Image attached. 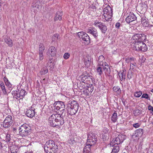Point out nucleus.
I'll list each match as a JSON object with an SVG mask.
<instances>
[{
    "instance_id": "obj_31",
    "label": "nucleus",
    "mask_w": 153,
    "mask_h": 153,
    "mask_svg": "<svg viewBox=\"0 0 153 153\" xmlns=\"http://www.w3.org/2000/svg\"><path fill=\"white\" fill-rule=\"evenodd\" d=\"M102 66H98L97 65V71L99 74L101 75L102 74Z\"/></svg>"
},
{
    "instance_id": "obj_23",
    "label": "nucleus",
    "mask_w": 153,
    "mask_h": 153,
    "mask_svg": "<svg viewBox=\"0 0 153 153\" xmlns=\"http://www.w3.org/2000/svg\"><path fill=\"white\" fill-rule=\"evenodd\" d=\"M118 137L117 136L110 143L111 146H113L115 144L118 145L120 143V142H119Z\"/></svg>"
},
{
    "instance_id": "obj_49",
    "label": "nucleus",
    "mask_w": 153,
    "mask_h": 153,
    "mask_svg": "<svg viewBox=\"0 0 153 153\" xmlns=\"http://www.w3.org/2000/svg\"><path fill=\"white\" fill-rule=\"evenodd\" d=\"M70 56V54L68 53H65L63 56V57L64 59H67L69 58Z\"/></svg>"
},
{
    "instance_id": "obj_28",
    "label": "nucleus",
    "mask_w": 153,
    "mask_h": 153,
    "mask_svg": "<svg viewBox=\"0 0 153 153\" xmlns=\"http://www.w3.org/2000/svg\"><path fill=\"white\" fill-rule=\"evenodd\" d=\"M91 146L87 145L84 149L83 153H91Z\"/></svg>"
},
{
    "instance_id": "obj_48",
    "label": "nucleus",
    "mask_w": 153,
    "mask_h": 153,
    "mask_svg": "<svg viewBox=\"0 0 153 153\" xmlns=\"http://www.w3.org/2000/svg\"><path fill=\"white\" fill-rule=\"evenodd\" d=\"M87 80H88V81H90V80H91V81L92 82V83L93 81V79L92 76L91 75H89L88 74V75H87Z\"/></svg>"
},
{
    "instance_id": "obj_55",
    "label": "nucleus",
    "mask_w": 153,
    "mask_h": 153,
    "mask_svg": "<svg viewBox=\"0 0 153 153\" xmlns=\"http://www.w3.org/2000/svg\"><path fill=\"white\" fill-rule=\"evenodd\" d=\"M66 111L65 110V111L62 112L61 113V115L59 114L63 118V117H65L66 115Z\"/></svg>"
},
{
    "instance_id": "obj_41",
    "label": "nucleus",
    "mask_w": 153,
    "mask_h": 153,
    "mask_svg": "<svg viewBox=\"0 0 153 153\" xmlns=\"http://www.w3.org/2000/svg\"><path fill=\"white\" fill-rule=\"evenodd\" d=\"M85 83H83L82 82L81 83L80 82L79 84H78L79 88L80 89H82V88H85Z\"/></svg>"
},
{
    "instance_id": "obj_37",
    "label": "nucleus",
    "mask_w": 153,
    "mask_h": 153,
    "mask_svg": "<svg viewBox=\"0 0 153 153\" xmlns=\"http://www.w3.org/2000/svg\"><path fill=\"white\" fill-rule=\"evenodd\" d=\"M113 90L118 93H121V90L120 88L118 86H114L113 88Z\"/></svg>"
},
{
    "instance_id": "obj_33",
    "label": "nucleus",
    "mask_w": 153,
    "mask_h": 153,
    "mask_svg": "<svg viewBox=\"0 0 153 153\" xmlns=\"http://www.w3.org/2000/svg\"><path fill=\"white\" fill-rule=\"evenodd\" d=\"M47 66L49 67L50 68V69L52 70L54 68V63L53 62H52V61H50L49 60V61L48 62L47 64Z\"/></svg>"
},
{
    "instance_id": "obj_9",
    "label": "nucleus",
    "mask_w": 153,
    "mask_h": 153,
    "mask_svg": "<svg viewBox=\"0 0 153 153\" xmlns=\"http://www.w3.org/2000/svg\"><path fill=\"white\" fill-rule=\"evenodd\" d=\"M14 93V96H16L17 98L22 97V99L24 97L26 94H27V92L24 89H22L20 90L12 92V94Z\"/></svg>"
},
{
    "instance_id": "obj_26",
    "label": "nucleus",
    "mask_w": 153,
    "mask_h": 153,
    "mask_svg": "<svg viewBox=\"0 0 153 153\" xmlns=\"http://www.w3.org/2000/svg\"><path fill=\"white\" fill-rule=\"evenodd\" d=\"M62 13L60 11L58 12L56 14L54 18V20L55 21L58 20L59 19V20H60L62 19Z\"/></svg>"
},
{
    "instance_id": "obj_6",
    "label": "nucleus",
    "mask_w": 153,
    "mask_h": 153,
    "mask_svg": "<svg viewBox=\"0 0 153 153\" xmlns=\"http://www.w3.org/2000/svg\"><path fill=\"white\" fill-rule=\"evenodd\" d=\"M97 140L96 135L95 133H91L89 134L87 140V144L90 146L94 145Z\"/></svg>"
},
{
    "instance_id": "obj_40",
    "label": "nucleus",
    "mask_w": 153,
    "mask_h": 153,
    "mask_svg": "<svg viewBox=\"0 0 153 153\" xmlns=\"http://www.w3.org/2000/svg\"><path fill=\"white\" fill-rule=\"evenodd\" d=\"M147 48L146 45L144 43L143 45L140 48L139 51H141L143 52H145L147 50Z\"/></svg>"
},
{
    "instance_id": "obj_15",
    "label": "nucleus",
    "mask_w": 153,
    "mask_h": 153,
    "mask_svg": "<svg viewBox=\"0 0 153 153\" xmlns=\"http://www.w3.org/2000/svg\"><path fill=\"white\" fill-rule=\"evenodd\" d=\"M143 134V130L141 128H139L136 130L135 131L134 133L132 135L133 138L138 137H141Z\"/></svg>"
},
{
    "instance_id": "obj_1",
    "label": "nucleus",
    "mask_w": 153,
    "mask_h": 153,
    "mask_svg": "<svg viewBox=\"0 0 153 153\" xmlns=\"http://www.w3.org/2000/svg\"><path fill=\"white\" fill-rule=\"evenodd\" d=\"M49 122L51 126L60 128L64 123V120L59 114H53L49 118Z\"/></svg>"
},
{
    "instance_id": "obj_29",
    "label": "nucleus",
    "mask_w": 153,
    "mask_h": 153,
    "mask_svg": "<svg viewBox=\"0 0 153 153\" xmlns=\"http://www.w3.org/2000/svg\"><path fill=\"white\" fill-rule=\"evenodd\" d=\"M104 59V58L102 55H100L99 57L98 61L99 63L98 64V66L103 65V63L102 61Z\"/></svg>"
},
{
    "instance_id": "obj_27",
    "label": "nucleus",
    "mask_w": 153,
    "mask_h": 153,
    "mask_svg": "<svg viewBox=\"0 0 153 153\" xmlns=\"http://www.w3.org/2000/svg\"><path fill=\"white\" fill-rule=\"evenodd\" d=\"M119 75L120 78V76H121V79H120L122 81V80H125L126 79V73H124V71L122 70V71H120L119 73Z\"/></svg>"
},
{
    "instance_id": "obj_64",
    "label": "nucleus",
    "mask_w": 153,
    "mask_h": 153,
    "mask_svg": "<svg viewBox=\"0 0 153 153\" xmlns=\"http://www.w3.org/2000/svg\"><path fill=\"white\" fill-rule=\"evenodd\" d=\"M128 58H129V60L131 61V62H132L133 61H134V58H133V57H132V58H131H131L128 57Z\"/></svg>"
},
{
    "instance_id": "obj_10",
    "label": "nucleus",
    "mask_w": 153,
    "mask_h": 153,
    "mask_svg": "<svg viewBox=\"0 0 153 153\" xmlns=\"http://www.w3.org/2000/svg\"><path fill=\"white\" fill-rule=\"evenodd\" d=\"M87 32L91 34L96 39H97L98 37V33L96 29L94 27H89L88 30Z\"/></svg>"
},
{
    "instance_id": "obj_14",
    "label": "nucleus",
    "mask_w": 153,
    "mask_h": 153,
    "mask_svg": "<svg viewBox=\"0 0 153 153\" xmlns=\"http://www.w3.org/2000/svg\"><path fill=\"white\" fill-rule=\"evenodd\" d=\"M3 79L6 85L8 88V90L9 91V92H10L14 87V86L11 84L7 78L4 77L3 78Z\"/></svg>"
},
{
    "instance_id": "obj_2",
    "label": "nucleus",
    "mask_w": 153,
    "mask_h": 153,
    "mask_svg": "<svg viewBox=\"0 0 153 153\" xmlns=\"http://www.w3.org/2000/svg\"><path fill=\"white\" fill-rule=\"evenodd\" d=\"M132 39L134 40V49L136 51L140 50L141 46L144 43L143 41L146 39V36L144 34H136L132 37Z\"/></svg>"
},
{
    "instance_id": "obj_16",
    "label": "nucleus",
    "mask_w": 153,
    "mask_h": 153,
    "mask_svg": "<svg viewBox=\"0 0 153 153\" xmlns=\"http://www.w3.org/2000/svg\"><path fill=\"white\" fill-rule=\"evenodd\" d=\"M54 106L57 110H59L60 108L65 107L64 102L62 101H57L53 104Z\"/></svg>"
},
{
    "instance_id": "obj_20",
    "label": "nucleus",
    "mask_w": 153,
    "mask_h": 153,
    "mask_svg": "<svg viewBox=\"0 0 153 153\" xmlns=\"http://www.w3.org/2000/svg\"><path fill=\"white\" fill-rule=\"evenodd\" d=\"M53 147L52 148H51L49 150H47L46 152L47 153H57L58 150V146L54 143Z\"/></svg>"
},
{
    "instance_id": "obj_58",
    "label": "nucleus",
    "mask_w": 153,
    "mask_h": 153,
    "mask_svg": "<svg viewBox=\"0 0 153 153\" xmlns=\"http://www.w3.org/2000/svg\"><path fill=\"white\" fill-rule=\"evenodd\" d=\"M142 24L143 26L145 27L148 26L149 25L148 22L147 21L143 22Z\"/></svg>"
},
{
    "instance_id": "obj_53",
    "label": "nucleus",
    "mask_w": 153,
    "mask_h": 153,
    "mask_svg": "<svg viewBox=\"0 0 153 153\" xmlns=\"http://www.w3.org/2000/svg\"><path fill=\"white\" fill-rule=\"evenodd\" d=\"M89 91H88V89H85L83 91V92L84 94H85L87 95H89Z\"/></svg>"
},
{
    "instance_id": "obj_25",
    "label": "nucleus",
    "mask_w": 153,
    "mask_h": 153,
    "mask_svg": "<svg viewBox=\"0 0 153 153\" xmlns=\"http://www.w3.org/2000/svg\"><path fill=\"white\" fill-rule=\"evenodd\" d=\"M84 64L85 66L88 67L90 65L91 63V59L90 57L86 56L84 59Z\"/></svg>"
},
{
    "instance_id": "obj_19",
    "label": "nucleus",
    "mask_w": 153,
    "mask_h": 153,
    "mask_svg": "<svg viewBox=\"0 0 153 153\" xmlns=\"http://www.w3.org/2000/svg\"><path fill=\"white\" fill-rule=\"evenodd\" d=\"M77 141V136L76 135L71 136L70 139L68 140V143L71 145L75 144Z\"/></svg>"
},
{
    "instance_id": "obj_39",
    "label": "nucleus",
    "mask_w": 153,
    "mask_h": 153,
    "mask_svg": "<svg viewBox=\"0 0 153 153\" xmlns=\"http://www.w3.org/2000/svg\"><path fill=\"white\" fill-rule=\"evenodd\" d=\"M133 74H134L132 71L131 70H129L127 74L128 78L129 79H131L133 76Z\"/></svg>"
},
{
    "instance_id": "obj_43",
    "label": "nucleus",
    "mask_w": 153,
    "mask_h": 153,
    "mask_svg": "<svg viewBox=\"0 0 153 153\" xmlns=\"http://www.w3.org/2000/svg\"><path fill=\"white\" fill-rule=\"evenodd\" d=\"M136 66V64L135 62H131L130 64V68L129 70H133L134 67Z\"/></svg>"
},
{
    "instance_id": "obj_18",
    "label": "nucleus",
    "mask_w": 153,
    "mask_h": 153,
    "mask_svg": "<svg viewBox=\"0 0 153 153\" xmlns=\"http://www.w3.org/2000/svg\"><path fill=\"white\" fill-rule=\"evenodd\" d=\"M103 67V70L105 71V74H110L111 71L109 66L106 62L103 63V65H102Z\"/></svg>"
},
{
    "instance_id": "obj_59",
    "label": "nucleus",
    "mask_w": 153,
    "mask_h": 153,
    "mask_svg": "<svg viewBox=\"0 0 153 153\" xmlns=\"http://www.w3.org/2000/svg\"><path fill=\"white\" fill-rule=\"evenodd\" d=\"M65 107H63L60 108L59 110L60 111L61 113L62 112L65 111Z\"/></svg>"
},
{
    "instance_id": "obj_7",
    "label": "nucleus",
    "mask_w": 153,
    "mask_h": 153,
    "mask_svg": "<svg viewBox=\"0 0 153 153\" xmlns=\"http://www.w3.org/2000/svg\"><path fill=\"white\" fill-rule=\"evenodd\" d=\"M103 16L105 19V20H108L111 18L112 13L111 8L109 6H107L103 10Z\"/></svg>"
},
{
    "instance_id": "obj_30",
    "label": "nucleus",
    "mask_w": 153,
    "mask_h": 153,
    "mask_svg": "<svg viewBox=\"0 0 153 153\" xmlns=\"http://www.w3.org/2000/svg\"><path fill=\"white\" fill-rule=\"evenodd\" d=\"M48 69L46 66L44 67L41 69L40 72L41 74H45L48 73Z\"/></svg>"
},
{
    "instance_id": "obj_46",
    "label": "nucleus",
    "mask_w": 153,
    "mask_h": 153,
    "mask_svg": "<svg viewBox=\"0 0 153 153\" xmlns=\"http://www.w3.org/2000/svg\"><path fill=\"white\" fill-rule=\"evenodd\" d=\"M45 49V47L42 44H40L39 45V51H44Z\"/></svg>"
},
{
    "instance_id": "obj_5",
    "label": "nucleus",
    "mask_w": 153,
    "mask_h": 153,
    "mask_svg": "<svg viewBox=\"0 0 153 153\" xmlns=\"http://www.w3.org/2000/svg\"><path fill=\"white\" fill-rule=\"evenodd\" d=\"M56 52L57 50L54 47L51 46L49 48L47 52V55L50 61L52 59V57L56 56Z\"/></svg>"
},
{
    "instance_id": "obj_44",
    "label": "nucleus",
    "mask_w": 153,
    "mask_h": 153,
    "mask_svg": "<svg viewBox=\"0 0 153 153\" xmlns=\"http://www.w3.org/2000/svg\"><path fill=\"white\" fill-rule=\"evenodd\" d=\"M103 24L101 22L97 21L95 22L94 23V25L97 26L99 28L101 27Z\"/></svg>"
},
{
    "instance_id": "obj_57",
    "label": "nucleus",
    "mask_w": 153,
    "mask_h": 153,
    "mask_svg": "<svg viewBox=\"0 0 153 153\" xmlns=\"http://www.w3.org/2000/svg\"><path fill=\"white\" fill-rule=\"evenodd\" d=\"M140 126V125L139 123H136L133 124V126L135 128H136L139 127Z\"/></svg>"
},
{
    "instance_id": "obj_17",
    "label": "nucleus",
    "mask_w": 153,
    "mask_h": 153,
    "mask_svg": "<svg viewBox=\"0 0 153 153\" xmlns=\"http://www.w3.org/2000/svg\"><path fill=\"white\" fill-rule=\"evenodd\" d=\"M35 110L34 109H33L32 107H31L30 109L26 111V114L28 117H32L35 115Z\"/></svg>"
},
{
    "instance_id": "obj_50",
    "label": "nucleus",
    "mask_w": 153,
    "mask_h": 153,
    "mask_svg": "<svg viewBox=\"0 0 153 153\" xmlns=\"http://www.w3.org/2000/svg\"><path fill=\"white\" fill-rule=\"evenodd\" d=\"M17 147H16L15 146V147H13V148H11L10 149L11 152H15V151H17V152H18L19 149H17Z\"/></svg>"
},
{
    "instance_id": "obj_3",
    "label": "nucleus",
    "mask_w": 153,
    "mask_h": 153,
    "mask_svg": "<svg viewBox=\"0 0 153 153\" xmlns=\"http://www.w3.org/2000/svg\"><path fill=\"white\" fill-rule=\"evenodd\" d=\"M79 108V104L77 101L73 100L67 105V109L68 114L72 115L75 114L77 112Z\"/></svg>"
},
{
    "instance_id": "obj_54",
    "label": "nucleus",
    "mask_w": 153,
    "mask_h": 153,
    "mask_svg": "<svg viewBox=\"0 0 153 153\" xmlns=\"http://www.w3.org/2000/svg\"><path fill=\"white\" fill-rule=\"evenodd\" d=\"M10 135L7 134L6 137V141L7 142H9L10 140Z\"/></svg>"
},
{
    "instance_id": "obj_11",
    "label": "nucleus",
    "mask_w": 153,
    "mask_h": 153,
    "mask_svg": "<svg viewBox=\"0 0 153 153\" xmlns=\"http://www.w3.org/2000/svg\"><path fill=\"white\" fill-rule=\"evenodd\" d=\"M137 17L133 13H130L129 15L126 19L127 23H130L136 20Z\"/></svg>"
},
{
    "instance_id": "obj_38",
    "label": "nucleus",
    "mask_w": 153,
    "mask_h": 153,
    "mask_svg": "<svg viewBox=\"0 0 153 153\" xmlns=\"http://www.w3.org/2000/svg\"><path fill=\"white\" fill-rule=\"evenodd\" d=\"M117 114L116 113H114L111 117V120L114 122H116L117 120Z\"/></svg>"
},
{
    "instance_id": "obj_60",
    "label": "nucleus",
    "mask_w": 153,
    "mask_h": 153,
    "mask_svg": "<svg viewBox=\"0 0 153 153\" xmlns=\"http://www.w3.org/2000/svg\"><path fill=\"white\" fill-rule=\"evenodd\" d=\"M39 59L40 60H42L43 59V54H39Z\"/></svg>"
},
{
    "instance_id": "obj_63",
    "label": "nucleus",
    "mask_w": 153,
    "mask_h": 153,
    "mask_svg": "<svg viewBox=\"0 0 153 153\" xmlns=\"http://www.w3.org/2000/svg\"><path fill=\"white\" fill-rule=\"evenodd\" d=\"M125 61L126 62L128 63L129 62H131V61L129 60V58H126L125 60Z\"/></svg>"
},
{
    "instance_id": "obj_4",
    "label": "nucleus",
    "mask_w": 153,
    "mask_h": 153,
    "mask_svg": "<svg viewBox=\"0 0 153 153\" xmlns=\"http://www.w3.org/2000/svg\"><path fill=\"white\" fill-rule=\"evenodd\" d=\"M77 35L80 39H82L85 44L88 45L90 43V38L85 33L83 32H79L77 33Z\"/></svg>"
},
{
    "instance_id": "obj_22",
    "label": "nucleus",
    "mask_w": 153,
    "mask_h": 153,
    "mask_svg": "<svg viewBox=\"0 0 153 153\" xmlns=\"http://www.w3.org/2000/svg\"><path fill=\"white\" fill-rule=\"evenodd\" d=\"M31 130H27V129L26 131H19V134L22 137H25L28 136L30 134L31 132Z\"/></svg>"
},
{
    "instance_id": "obj_61",
    "label": "nucleus",
    "mask_w": 153,
    "mask_h": 153,
    "mask_svg": "<svg viewBox=\"0 0 153 153\" xmlns=\"http://www.w3.org/2000/svg\"><path fill=\"white\" fill-rule=\"evenodd\" d=\"M120 24L119 22H117L116 24V27L117 28H119L120 27Z\"/></svg>"
},
{
    "instance_id": "obj_52",
    "label": "nucleus",
    "mask_w": 153,
    "mask_h": 153,
    "mask_svg": "<svg viewBox=\"0 0 153 153\" xmlns=\"http://www.w3.org/2000/svg\"><path fill=\"white\" fill-rule=\"evenodd\" d=\"M148 19L145 16L142 17L141 18V22L142 23L147 21Z\"/></svg>"
},
{
    "instance_id": "obj_34",
    "label": "nucleus",
    "mask_w": 153,
    "mask_h": 153,
    "mask_svg": "<svg viewBox=\"0 0 153 153\" xmlns=\"http://www.w3.org/2000/svg\"><path fill=\"white\" fill-rule=\"evenodd\" d=\"M119 139V142H120V143L123 142V141L125 139V137L123 134H120L118 136Z\"/></svg>"
},
{
    "instance_id": "obj_24",
    "label": "nucleus",
    "mask_w": 153,
    "mask_h": 153,
    "mask_svg": "<svg viewBox=\"0 0 153 153\" xmlns=\"http://www.w3.org/2000/svg\"><path fill=\"white\" fill-rule=\"evenodd\" d=\"M5 42L8 45V46L11 47L13 45L12 40L10 38L7 37L4 39Z\"/></svg>"
},
{
    "instance_id": "obj_45",
    "label": "nucleus",
    "mask_w": 153,
    "mask_h": 153,
    "mask_svg": "<svg viewBox=\"0 0 153 153\" xmlns=\"http://www.w3.org/2000/svg\"><path fill=\"white\" fill-rule=\"evenodd\" d=\"M141 98H145L150 100V98L149 97L148 94H143L141 96Z\"/></svg>"
},
{
    "instance_id": "obj_62",
    "label": "nucleus",
    "mask_w": 153,
    "mask_h": 153,
    "mask_svg": "<svg viewBox=\"0 0 153 153\" xmlns=\"http://www.w3.org/2000/svg\"><path fill=\"white\" fill-rule=\"evenodd\" d=\"M4 144L3 143H2L0 141V150H2V148L3 147V145Z\"/></svg>"
},
{
    "instance_id": "obj_21",
    "label": "nucleus",
    "mask_w": 153,
    "mask_h": 153,
    "mask_svg": "<svg viewBox=\"0 0 153 153\" xmlns=\"http://www.w3.org/2000/svg\"><path fill=\"white\" fill-rule=\"evenodd\" d=\"M27 129V130H31L30 127L27 125L26 124H24L21 125L19 127V131H26Z\"/></svg>"
},
{
    "instance_id": "obj_8",
    "label": "nucleus",
    "mask_w": 153,
    "mask_h": 153,
    "mask_svg": "<svg viewBox=\"0 0 153 153\" xmlns=\"http://www.w3.org/2000/svg\"><path fill=\"white\" fill-rule=\"evenodd\" d=\"M12 123V117L10 115H8L4 120L3 126V127L5 128H8L11 126Z\"/></svg>"
},
{
    "instance_id": "obj_32",
    "label": "nucleus",
    "mask_w": 153,
    "mask_h": 153,
    "mask_svg": "<svg viewBox=\"0 0 153 153\" xmlns=\"http://www.w3.org/2000/svg\"><path fill=\"white\" fill-rule=\"evenodd\" d=\"M81 76V81L82 82L88 84V80H87V75H85L84 76H82V75Z\"/></svg>"
},
{
    "instance_id": "obj_56",
    "label": "nucleus",
    "mask_w": 153,
    "mask_h": 153,
    "mask_svg": "<svg viewBox=\"0 0 153 153\" xmlns=\"http://www.w3.org/2000/svg\"><path fill=\"white\" fill-rule=\"evenodd\" d=\"M148 109L149 111H151V113L153 112V107L150 105H149L148 107Z\"/></svg>"
},
{
    "instance_id": "obj_47",
    "label": "nucleus",
    "mask_w": 153,
    "mask_h": 153,
    "mask_svg": "<svg viewBox=\"0 0 153 153\" xmlns=\"http://www.w3.org/2000/svg\"><path fill=\"white\" fill-rule=\"evenodd\" d=\"M1 88L3 92V93L4 94H7V92L6 91V89H5L4 85L3 86H2V87Z\"/></svg>"
},
{
    "instance_id": "obj_42",
    "label": "nucleus",
    "mask_w": 153,
    "mask_h": 153,
    "mask_svg": "<svg viewBox=\"0 0 153 153\" xmlns=\"http://www.w3.org/2000/svg\"><path fill=\"white\" fill-rule=\"evenodd\" d=\"M142 93L141 91H137L134 93V96L136 97H139L142 94Z\"/></svg>"
},
{
    "instance_id": "obj_12",
    "label": "nucleus",
    "mask_w": 153,
    "mask_h": 153,
    "mask_svg": "<svg viewBox=\"0 0 153 153\" xmlns=\"http://www.w3.org/2000/svg\"><path fill=\"white\" fill-rule=\"evenodd\" d=\"M43 1V0H35L32 3L31 7L34 8V10H37L40 6H41Z\"/></svg>"
},
{
    "instance_id": "obj_13",
    "label": "nucleus",
    "mask_w": 153,
    "mask_h": 153,
    "mask_svg": "<svg viewBox=\"0 0 153 153\" xmlns=\"http://www.w3.org/2000/svg\"><path fill=\"white\" fill-rule=\"evenodd\" d=\"M55 143L52 140H50L46 142L45 145L44 149L45 152L47 151V150H49L51 148L53 147V144Z\"/></svg>"
},
{
    "instance_id": "obj_51",
    "label": "nucleus",
    "mask_w": 153,
    "mask_h": 153,
    "mask_svg": "<svg viewBox=\"0 0 153 153\" xmlns=\"http://www.w3.org/2000/svg\"><path fill=\"white\" fill-rule=\"evenodd\" d=\"M87 89H88V91L89 92L91 93L94 90L93 85H91V88H88Z\"/></svg>"
},
{
    "instance_id": "obj_35",
    "label": "nucleus",
    "mask_w": 153,
    "mask_h": 153,
    "mask_svg": "<svg viewBox=\"0 0 153 153\" xmlns=\"http://www.w3.org/2000/svg\"><path fill=\"white\" fill-rule=\"evenodd\" d=\"M114 146L111 153H116L118 152L119 150V146Z\"/></svg>"
},
{
    "instance_id": "obj_36",
    "label": "nucleus",
    "mask_w": 153,
    "mask_h": 153,
    "mask_svg": "<svg viewBox=\"0 0 153 153\" xmlns=\"http://www.w3.org/2000/svg\"><path fill=\"white\" fill-rule=\"evenodd\" d=\"M100 29L101 30V31L103 33H105L107 30V27L104 24H103Z\"/></svg>"
}]
</instances>
